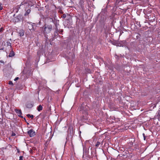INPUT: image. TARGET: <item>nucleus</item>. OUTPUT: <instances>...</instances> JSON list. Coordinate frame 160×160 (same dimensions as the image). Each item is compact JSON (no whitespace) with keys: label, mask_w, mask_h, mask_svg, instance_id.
I'll return each mask as SVG.
<instances>
[{"label":"nucleus","mask_w":160,"mask_h":160,"mask_svg":"<svg viewBox=\"0 0 160 160\" xmlns=\"http://www.w3.org/2000/svg\"><path fill=\"white\" fill-rule=\"evenodd\" d=\"M28 25L29 29L31 32H33L36 27L35 24L33 25L31 23H28Z\"/></svg>","instance_id":"1"},{"label":"nucleus","mask_w":160,"mask_h":160,"mask_svg":"<svg viewBox=\"0 0 160 160\" xmlns=\"http://www.w3.org/2000/svg\"><path fill=\"white\" fill-rule=\"evenodd\" d=\"M52 29V26L50 25H48L44 28V33H48L50 32Z\"/></svg>","instance_id":"2"},{"label":"nucleus","mask_w":160,"mask_h":160,"mask_svg":"<svg viewBox=\"0 0 160 160\" xmlns=\"http://www.w3.org/2000/svg\"><path fill=\"white\" fill-rule=\"evenodd\" d=\"M22 19V16L20 15H18L16 17L14 18L15 22H18L21 21Z\"/></svg>","instance_id":"3"},{"label":"nucleus","mask_w":160,"mask_h":160,"mask_svg":"<svg viewBox=\"0 0 160 160\" xmlns=\"http://www.w3.org/2000/svg\"><path fill=\"white\" fill-rule=\"evenodd\" d=\"M28 133L30 137L34 136L35 135V132L32 129L28 131Z\"/></svg>","instance_id":"4"},{"label":"nucleus","mask_w":160,"mask_h":160,"mask_svg":"<svg viewBox=\"0 0 160 160\" xmlns=\"http://www.w3.org/2000/svg\"><path fill=\"white\" fill-rule=\"evenodd\" d=\"M25 5V6H28V7H29V6H32V5L31 4H30L29 3L27 2L24 1L22 2L21 3L20 6H21V5Z\"/></svg>","instance_id":"5"},{"label":"nucleus","mask_w":160,"mask_h":160,"mask_svg":"<svg viewBox=\"0 0 160 160\" xmlns=\"http://www.w3.org/2000/svg\"><path fill=\"white\" fill-rule=\"evenodd\" d=\"M26 106L28 108H31L33 106V103L32 102H28L26 104Z\"/></svg>","instance_id":"6"},{"label":"nucleus","mask_w":160,"mask_h":160,"mask_svg":"<svg viewBox=\"0 0 160 160\" xmlns=\"http://www.w3.org/2000/svg\"><path fill=\"white\" fill-rule=\"evenodd\" d=\"M27 8H25V10L26 11L25 13L24 14V16L28 15L31 12V10L30 9H28L27 10Z\"/></svg>","instance_id":"7"},{"label":"nucleus","mask_w":160,"mask_h":160,"mask_svg":"<svg viewBox=\"0 0 160 160\" xmlns=\"http://www.w3.org/2000/svg\"><path fill=\"white\" fill-rule=\"evenodd\" d=\"M15 111L19 116H20L22 114L21 111L20 110L15 109Z\"/></svg>","instance_id":"8"},{"label":"nucleus","mask_w":160,"mask_h":160,"mask_svg":"<svg viewBox=\"0 0 160 160\" xmlns=\"http://www.w3.org/2000/svg\"><path fill=\"white\" fill-rule=\"evenodd\" d=\"M14 55V52L12 51V49L11 51L10 52V53L9 54L8 56L10 57H12Z\"/></svg>","instance_id":"9"},{"label":"nucleus","mask_w":160,"mask_h":160,"mask_svg":"<svg viewBox=\"0 0 160 160\" xmlns=\"http://www.w3.org/2000/svg\"><path fill=\"white\" fill-rule=\"evenodd\" d=\"M42 109V107L41 105H39L37 107V110H38L40 112L41 111Z\"/></svg>","instance_id":"10"},{"label":"nucleus","mask_w":160,"mask_h":160,"mask_svg":"<svg viewBox=\"0 0 160 160\" xmlns=\"http://www.w3.org/2000/svg\"><path fill=\"white\" fill-rule=\"evenodd\" d=\"M27 116L28 118L30 117L32 119L33 118V115H31L30 114H27Z\"/></svg>","instance_id":"11"},{"label":"nucleus","mask_w":160,"mask_h":160,"mask_svg":"<svg viewBox=\"0 0 160 160\" xmlns=\"http://www.w3.org/2000/svg\"><path fill=\"white\" fill-rule=\"evenodd\" d=\"M100 142H97L96 143V147H98L99 145H100Z\"/></svg>","instance_id":"12"},{"label":"nucleus","mask_w":160,"mask_h":160,"mask_svg":"<svg viewBox=\"0 0 160 160\" xmlns=\"http://www.w3.org/2000/svg\"><path fill=\"white\" fill-rule=\"evenodd\" d=\"M8 84L9 85H13V84L12 82L11 81H9L8 82Z\"/></svg>","instance_id":"13"},{"label":"nucleus","mask_w":160,"mask_h":160,"mask_svg":"<svg viewBox=\"0 0 160 160\" xmlns=\"http://www.w3.org/2000/svg\"><path fill=\"white\" fill-rule=\"evenodd\" d=\"M23 156H21L19 157V160H23Z\"/></svg>","instance_id":"14"},{"label":"nucleus","mask_w":160,"mask_h":160,"mask_svg":"<svg viewBox=\"0 0 160 160\" xmlns=\"http://www.w3.org/2000/svg\"><path fill=\"white\" fill-rule=\"evenodd\" d=\"M8 45L10 47V48H11V44L9 42L8 43Z\"/></svg>","instance_id":"15"},{"label":"nucleus","mask_w":160,"mask_h":160,"mask_svg":"<svg viewBox=\"0 0 160 160\" xmlns=\"http://www.w3.org/2000/svg\"><path fill=\"white\" fill-rule=\"evenodd\" d=\"M66 17V15L65 14H63L62 17V18H65Z\"/></svg>","instance_id":"16"},{"label":"nucleus","mask_w":160,"mask_h":160,"mask_svg":"<svg viewBox=\"0 0 160 160\" xmlns=\"http://www.w3.org/2000/svg\"><path fill=\"white\" fill-rule=\"evenodd\" d=\"M19 79V78L18 77H16V78L14 79V80L15 81H16L17 80H18V79Z\"/></svg>","instance_id":"17"},{"label":"nucleus","mask_w":160,"mask_h":160,"mask_svg":"<svg viewBox=\"0 0 160 160\" xmlns=\"http://www.w3.org/2000/svg\"><path fill=\"white\" fill-rule=\"evenodd\" d=\"M15 135H16V134L15 133H13V132L12 133V136H15Z\"/></svg>","instance_id":"18"},{"label":"nucleus","mask_w":160,"mask_h":160,"mask_svg":"<svg viewBox=\"0 0 160 160\" xmlns=\"http://www.w3.org/2000/svg\"><path fill=\"white\" fill-rule=\"evenodd\" d=\"M2 7L1 5H0V10H2Z\"/></svg>","instance_id":"19"},{"label":"nucleus","mask_w":160,"mask_h":160,"mask_svg":"<svg viewBox=\"0 0 160 160\" xmlns=\"http://www.w3.org/2000/svg\"><path fill=\"white\" fill-rule=\"evenodd\" d=\"M59 12H60V13H62V12L61 10H59Z\"/></svg>","instance_id":"20"},{"label":"nucleus","mask_w":160,"mask_h":160,"mask_svg":"<svg viewBox=\"0 0 160 160\" xmlns=\"http://www.w3.org/2000/svg\"><path fill=\"white\" fill-rule=\"evenodd\" d=\"M24 35V33L23 32L22 33L20 34V36H23Z\"/></svg>","instance_id":"21"},{"label":"nucleus","mask_w":160,"mask_h":160,"mask_svg":"<svg viewBox=\"0 0 160 160\" xmlns=\"http://www.w3.org/2000/svg\"><path fill=\"white\" fill-rule=\"evenodd\" d=\"M142 135L143 136V137L145 136V134L144 133H143L142 134Z\"/></svg>","instance_id":"22"},{"label":"nucleus","mask_w":160,"mask_h":160,"mask_svg":"<svg viewBox=\"0 0 160 160\" xmlns=\"http://www.w3.org/2000/svg\"><path fill=\"white\" fill-rule=\"evenodd\" d=\"M143 138H144V140H145V138H146V136H145L143 137Z\"/></svg>","instance_id":"23"},{"label":"nucleus","mask_w":160,"mask_h":160,"mask_svg":"<svg viewBox=\"0 0 160 160\" xmlns=\"http://www.w3.org/2000/svg\"><path fill=\"white\" fill-rule=\"evenodd\" d=\"M2 31V30H1V29H0V31Z\"/></svg>","instance_id":"24"},{"label":"nucleus","mask_w":160,"mask_h":160,"mask_svg":"<svg viewBox=\"0 0 160 160\" xmlns=\"http://www.w3.org/2000/svg\"><path fill=\"white\" fill-rule=\"evenodd\" d=\"M2 31V30H1V29H0V31Z\"/></svg>","instance_id":"25"},{"label":"nucleus","mask_w":160,"mask_h":160,"mask_svg":"<svg viewBox=\"0 0 160 160\" xmlns=\"http://www.w3.org/2000/svg\"><path fill=\"white\" fill-rule=\"evenodd\" d=\"M93 1H94V0H93Z\"/></svg>","instance_id":"26"}]
</instances>
